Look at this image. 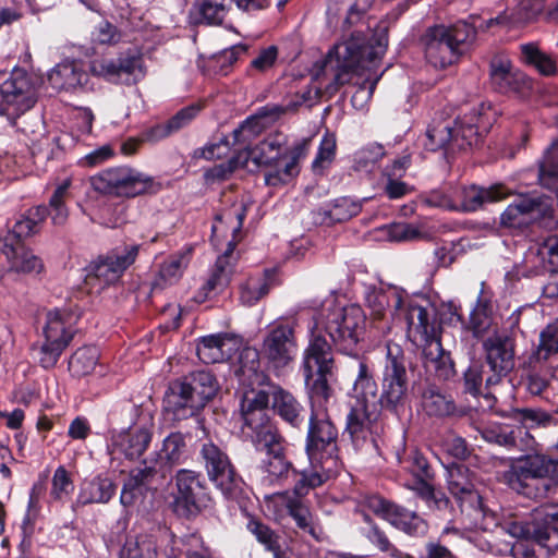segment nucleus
<instances>
[{
	"label": "nucleus",
	"mask_w": 558,
	"mask_h": 558,
	"mask_svg": "<svg viewBox=\"0 0 558 558\" xmlns=\"http://www.w3.org/2000/svg\"><path fill=\"white\" fill-rule=\"evenodd\" d=\"M48 216V208L44 205L29 208L12 227L22 238L37 233L41 223Z\"/></svg>",
	"instance_id": "3c124183"
},
{
	"label": "nucleus",
	"mask_w": 558,
	"mask_h": 558,
	"mask_svg": "<svg viewBox=\"0 0 558 558\" xmlns=\"http://www.w3.org/2000/svg\"><path fill=\"white\" fill-rule=\"evenodd\" d=\"M512 418L520 422L524 428H533L536 426H547L553 417L545 411L538 409H514Z\"/></svg>",
	"instance_id": "680f3d73"
},
{
	"label": "nucleus",
	"mask_w": 558,
	"mask_h": 558,
	"mask_svg": "<svg viewBox=\"0 0 558 558\" xmlns=\"http://www.w3.org/2000/svg\"><path fill=\"white\" fill-rule=\"evenodd\" d=\"M166 474L155 459L151 460L150 464L144 461L141 466L130 472L128 480L124 482L120 495L121 505L123 507L133 506L157 477L165 478Z\"/></svg>",
	"instance_id": "393cba45"
},
{
	"label": "nucleus",
	"mask_w": 558,
	"mask_h": 558,
	"mask_svg": "<svg viewBox=\"0 0 558 558\" xmlns=\"http://www.w3.org/2000/svg\"><path fill=\"white\" fill-rule=\"evenodd\" d=\"M262 472L259 483L268 488L282 484L289 478L291 472H294L292 463L288 460L286 452L271 457H265L259 465Z\"/></svg>",
	"instance_id": "4c0bfd02"
},
{
	"label": "nucleus",
	"mask_w": 558,
	"mask_h": 558,
	"mask_svg": "<svg viewBox=\"0 0 558 558\" xmlns=\"http://www.w3.org/2000/svg\"><path fill=\"white\" fill-rule=\"evenodd\" d=\"M92 41L99 45H114L121 36L117 27L107 21H101L94 27L90 35Z\"/></svg>",
	"instance_id": "774afa93"
},
{
	"label": "nucleus",
	"mask_w": 558,
	"mask_h": 558,
	"mask_svg": "<svg viewBox=\"0 0 558 558\" xmlns=\"http://www.w3.org/2000/svg\"><path fill=\"white\" fill-rule=\"evenodd\" d=\"M388 46L386 25H379L376 31L375 44L366 41L362 31H354L350 38L337 44L328 52L324 68L332 70L333 78L326 86L333 94L341 85L350 81V73L376 71L378 63Z\"/></svg>",
	"instance_id": "7ed1b4c3"
},
{
	"label": "nucleus",
	"mask_w": 558,
	"mask_h": 558,
	"mask_svg": "<svg viewBox=\"0 0 558 558\" xmlns=\"http://www.w3.org/2000/svg\"><path fill=\"white\" fill-rule=\"evenodd\" d=\"M191 255L192 248L187 247L165 259L154 281V288L163 289L178 282L191 259Z\"/></svg>",
	"instance_id": "a19ab883"
},
{
	"label": "nucleus",
	"mask_w": 558,
	"mask_h": 558,
	"mask_svg": "<svg viewBox=\"0 0 558 558\" xmlns=\"http://www.w3.org/2000/svg\"><path fill=\"white\" fill-rule=\"evenodd\" d=\"M153 438V423L137 422L126 429L112 430V447L128 459L140 458L148 448Z\"/></svg>",
	"instance_id": "b1692460"
},
{
	"label": "nucleus",
	"mask_w": 558,
	"mask_h": 558,
	"mask_svg": "<svg viewBox=\"0 0 558 558\" xmlns=\"http://www.w3.org/2000/svg\"><path fill=\"white\" fill-rule=\"evenodd\" d=\"M199 456L209 481L226 497L233 496L238 488V478L228 454L217 445L208 441L202 446Z\"/></svg>",
	"instance_id": "6ab92c4d"
},
{
	"label": "nucleus",
	"mask_w": 558,
	"mask_h": 558,
	"mask_svg": "<svg viewBox=\"0 0 558 558\" xmlns=\"http://www.w3.org/2000/svg\"><path fill=\"white\" fill-rule=\"evenodd\" d=\"M489 68L490 81L497 92L507 95H524L531 88L527 76L514 69L508 57L504 54L494 56Z\"/></svg>",
	"instance_id": "5701e85b"
},
{
	"label": "nucleus",
	"mask_w": 558,
	"mask_h": 558,
	"mask_svg": "<svg viewBox=\"0 0 558 558\" xmlns=\"http://www.w3.org/2000/svg\"><path fill=\"white\" fill-rule=\"evenodd\" d=\"M284 114V109L277 105H266L254 116L246 118L232 135L234 144L243 146L241 149L250 148V144L264 132L267 124Z\"/></svg>",
	"instance_id": "c85d7f7f"
},
{
	"label": "nucleus",
	"mask_w": 558,
	"mask_h": 558,
	"mask_svg": "<svg viewBox=\"0 0 558 558\" xmlns=\"http://www.w3.org/2000/svg\"><path fill=\"white\" fill-rule=\"evenodd\" d=\"M242 432L251 440L255 450L264 453L265 457L286 452L284 438L271 421L246 428V430Z\"/></svg>",
	"instance_id": "72a5a7b5"
},
{
	"label": "nucleus",
	"mask_w": 558,
	"mask_h": 558,
	"mask_svg": "<svg viewBox=\"0 0 558 558\" xmlns=\"http://www.w3.org/2000/svg\"><path fill=\"white\" fill-rule=\"evenodd\" d=\"M366 538L381 553L388 554L392 558H411L409 554L399 550L388 538L386 533L376 524H373L366 533Z\"/></svg>",
	"instance_id": "052dcab7"
},
{
	"label": "nucleus",
	"mask_w": 558,
	"mask_h": 558,
	"mask_svg": "<svg viewBox=\"0 0 558 558\" xmlns=\"http://www.w3.org/2000/svg\"><path fill=\"white\" fill-rule=\"evenodd\" d=\"M234 247L235 243L229 242L227 251L218 256L208 279L199 290L201 302L221 293L229 286L233 272L231 260L235 259L233 257Z\"/></svg>",
	"instance_id": "7c9ffc66"
},
{
	"label": "nucleus",
	"mask_w": 558,
	"mask_h": 558,
	"mask_svg": "<svg viewBox=\"0 0 558 558\" xmlns=\"http://www.w3.org/2000/svg\"><path fill=\"white\" fill-rule=\"evenodd\" d=\"M241 399L242 430L271 421L267 414L269 392L262 387H247Z\"/></svg>",
	"instance_id": "473e14b6"
},
{
	"label": "nucleus",
	"mask_w": 558,
	"mask_h": 558,
	"mask_svg": "<svg viewBox=\"0 0 558 558\" xmlns=\"http://www.w3.org/2000/svg\"><path fill=\"white\" fill-rule=\"evenodd\" d=\"M311 412L308 415L305 451L311 460H317L323 453L330 457L338 450L339 429L331 418L328 404L332 389L327 378L314 375L307 384Z\"/></svg>",
	"instance_id": "39448f33"
},
{
	"label": "nucleus",
	"mask_w": 558,
	"mask_h": 558,
	"mask_svg": "<svg viewBox=\"0 0 558 558\" xmlns=\"http://www.w3.org/2000/svg\"><path fill=\"white\" fill-rule=\"evenodd\" d=\"M8 262L11 270L22 274L40 272L44 267L41 259L26 247Z\"/></svg>",
	"instance_id": "13d9d810"
},
{
	"label": "nucleus",
	"mask_w": 558,
	"mask_h": 558,
	"mask_svg": "<svg viewBox=\"0 0 558 558\" xmlns=\"http://www.w3.org/2000/svg\"><path fill=\"white\" fill-rule=\"evenodd\" d=\"M447 483L450 494L459 501L471 504L480 501V495L475 489V477L466 466L462 464L450 466Z\"/></svg>",
	"instance_id": "f704fd0d"
},
{
	"label": "nucleus",
	"mask_w": 558,
	"mask_h": 558,
	"mask_svg": "<svg viewBox=\"0 0 558 558\" xmlns=\"http://www.w3.org/2000/svg\"><path fill=\"white\" fill-rule=\"evenodd\" d=\"M218 391L215 376L197 371L170 384L165 395V410L178 421L196 415Z\"/></svg>",
	"instance_id": "0eeeda50"
},
{
	"label": "nucleus",
	"mask_w": 558,
	"mask_h": 558,
	"mask_svg": "<svg viewBox=\"0 0 558 558\" xmlns=\"http://www.w3.org/2000/svg\"><path fill=\"white\" fill-rule=\"evenodd\" d=\"M236 345L235 337L229 333L209 335L198 341L196 353L205 364L221 363L234 354Z\"/></svg>",
	"instance_id": "2f4dec72"
},
{
	"label": "nucleus",
	"mask_w": 558,
	"mask_h": 558,
	"mask_svg": "<svg viewBox=\"0 0 558 558\" xmlns=\"http://www.w3.org/2000/svg\"><path fill=\"white\" fill-rule=\"evenodd\" d=\"M116 489V484L109 477L97 475L82 483L77 495V504L82 506L107 504L113 497Z\"/></svg>",
	"instance_id": "58836bf2"
},
{
	"label": "nucleus",
	"mask_w": 558,
	"mask_h": 558,
	"mask_svg": "<svg viewBox=\"0 0 558 558\" xmlns=\"http://www.w3.org/2000/svg\"><path fill=\"white\" fill-rule=\"evenodd\" d=\"M474 37L475 29L464 22L452 26L434 25L426 28L421 45L427 63L444 70L460 60Z\"/></svg>",
	"instance_id": "6e6552de"
},
{
	"label": "nucleus",
	"mask_w": 558,
	"mask_h": 558,
	"mask_svg": "<svg viewBox=\"0 0 558 558\" xmlns=\"http://www.w3.org/2000/svg\"><path fill=\"white\" fill-rule=\"evenodd\" d=\"M553 202L548 197L522 195L515 198L500 215L502 227L520 229L545 217H553Z\"/></svg>",
	"instance_id": "a211bd4d"
},
{
	"label": "nucleus",
	"mask_w": 558,
	"mask_h": 558,
	"mask_svg": "<svg viewBox=\"0 0 558 558\" xmlns=\"http://www.w3.org/2000/svg\"><path fill=\"white\" fill-rule=\"evenodd\" d=\"M522 434L521 428L512 429L510 432L504 430L500 427L485 428L482 432L483 438L492 444L502 446L507 449H513L517 445V438Z\"/></svg>",
	"instance_id": "0e129e2a"
},
{
	"label": "nucleus",
	"mask_w": 558,
	"mask_h": 558,
	"mask_svg": "<svg viewBox=\"0 0 558 558\" xmlns=\"http://www.w3.org/2000/svg\"><path fill=\"white\" fill-rule=\"evenodd\" d=\"M421 405L428 416L444 417L452 415L456 411V404L451 396L441 392L435 386H428L424 389Z\"/></svg>",
	"instance_id": "37998d69"
},
{
	"label": "nucleus",
	"mask_w": 558,
	"mask_h": 558,
	"mask_svg": "<svg viewBox=\"0 0 558 558\" xmlns=\"http://www.w3.org/2000/svg\"><path fill=\"white\" fill-rule=\"evenodd\" d=\"M272 408L288 424L300 427L303 423V407L296 398L279 386H271Z\"/></svg>",
	"instance_id": "e433bc0d"
},
{
	"label": "nucleus",
	"mask_w": 558,
	"mask_h": 558,
	"mask_svg": "<svg viewBox=\"0 0 558 558\" xmlns=\"http://www.w3.org/2000/svg\"><path fill=\"white\" fill-rule=\"evenodd\" d=\"M99 352L95 347L77 349L69 361V371L74 377L89 375L98 364Z\"/></svg>",
	"instance_id": "49530a36"
},
{
	"label": "nucleus",
	"mask_w": 558,
	"mask_h": 558,
	"mask_svg": "<svg viewBox=\"0 0 558 558\" xmlns=\"http://www.w3.org/2000/svg\"><path fill=\"white\" fill-rule=\"evenodd\" d=\"M497 119V111L490 102H480L453 121H433L425 133L423 145L426 150L437 151L450 145L452 149H464L477 145Z\"/></svg>",
	"instance_id": "20e7f679"
},
{
	"label": "nucleus",
	"mask_w": 558,
	"mask_h": 558,
	"mask_svg": "<svg viewBox=\"0 0 558 558\" xmlns=\"http://www.w3.org/2000/svg\"><path fill=\"white\" fill-rule=\"evenodd\" d=\"M120 558H157L155 544L146 535L130 536L120 550Z\"/></svg>",
	"instance_id": "864d4df0"
},
{
	"label": "nucleus",
	"mask_w": 558,
	"mask_h": 558,
	"mask_svg": "<svg viewBox=\"0 0 558 558\" xmlns=\"http://www.w3.org/2000/svg\"><path fill=\"white\" fill-rule=\"evenodd\" d=\"M230 9L228 0H197L192 9L195 23L220 25Z\"/></svg>",
	"instance_id": "c03bdc74"
},
{
	"label": "nucleus",
	"mask_w": 558,
	"mask_h": 558,
	"mask_svg": "<svg viewBox=\"0 0 558 558\" xmlns=\"http://www.w3.org/2000/svg\"><path fill=\"white\" fill-rule=\"evenodd\" d=\"M409 303L418 304L410 300L396 288L386 290H372L366 295V304L374 319L381 320L387 314L392 317L407 316Z\"/></svg>",
	"instance_id": "a878e982"
},
{
	"label": "nucleus",
	"mask_w": 558,
	"mask_h": 558,
	"mask_svg": "<svg viewBox=\"0 0 558 558\" xmlns=\"http://www.w3.org/2000/svg\"><path fill=\"white\" fill-rule=\"evenodd\" d=\"M174 549L179 551L180 558H210L204 547L202 537L197 534L185 535L174 542Z\"/></svg>",
	"instance_id": "4d7b16f0"
},
{
	"label": "nucleus",
	"mask_w": 558,
	"mask_h": 558,
	"mask_svg": "<svg viewBox=\"0 0 558 558\" xmlns=\"http://www.w3.org/2000/svg\"><path fill=\"white\" fill-rule=\"evenodd\" d=\"M185 453V436L180 432H174L163 439L162 446L156 452L154 459L165 470V472L168 473L174 465L180 464L183 461Z\"/></svg>",
	"instance_id": "ea45409f"
},
{
	"label": "nucleus",
	"mask_w": 558,
	"mask_h": 558,
	"mask_svg": "<svg viewBox=\"0 0 558 558\" xmlns=\"http://www.w3.org/2000/svg\"><path fill=\"white\" fill-rule=\"evenodd\" d=\"M363 506L407 534L423 535L427 531L426 522L415 512L409 511L379 496L365 497Z\"/></svg>",
	"instance_id": "412c9836"
},
{
	"label": "nucleus",
	"mask_w": 558,
	"mask_h": 558,
	"mask_svg": "<svg viewBox=\"0 0 558 558\" xmlns=\"http://www.w3.org/2000/svg\"><path fill=\"white\" fill-rule=\"evenodd\" d=\"M296 353L295 324L287 320L270 324L260 344V355L267 367L279 375L293 363Z\"/></svg>",
	"instance_id": "f8f14e48"
},
{
	"label": "nucleus",
	"mask_w": 558,
	"mask_h": 558,
	"mask_svg": "<svg viewBox=\"0 0 558 558\" xmlns=\"http://www.w3.org/2000/svg\"><path fill=\"white\" fill-rule=\"evenodd\" d=\"M89 81L82 62L65 60L58 63L48 74L50 86L59 92H76L84 88Z\"/></svg>",
	"instance_id": "c756f323"
},
{
	"label": "nucleus",
	"mask_w": 558,
	"mask_h": 558,
	"mask_svg": "<svg viewBox=\"0 0 558 558\" xmlns=\"http://www.w3.org/2000/svg\"><path fill=\"white\" fill-rule=\"evenodd\" d=\"M246 529L267 551L272 553L275 558H280L279 536L272 529L253 517H250Z\"/></svg>",
	"instance_id": "8fccbe9b"
},
{
	"label": "nucleus",
	"mask_w": 558,
	"mask_h": 558,
	"mask_svg": "<svg viewBox=\"0 0 558 558\" xmlns=\"http://www.w3.org/2000/svg\"><path fill=\"white\" fill-rule=\"evenodd\" d=\"M76 317L69 308L47 311L43 326L44 341L33 348L44 368L53 367L76 332Z\"/></svg>",
	"instance_id": "1a4fd4ad"
},
{
	"label": "nucleus",
	"mask_w": 558,
	"mask_h": 558,
	"mask_svg": "<svg viewBox=\"0 0 558 558\" xmlns=\"http://www.w3.org/2000/svg\"><path fill=\"white\" fill-rule=\"evenodd\" d=\"M74 489L73 481L66 469L60 465L52 476L51 496L57 500L68 498Z\"/></svg>",
	"instance_id": "69168bd1"
},
{
	"label": "nucleus",
	"mask_w": 558,
	"mask_h": 558,
	"mask_svg": "<svg viewBox=\"0 0 558 558\" xmlns=\"http://www.w3.org/2000/svg\"><path fill=\"white\" fill-rule=\"evenodd\" d=\"M264 508L267 514L277 522L291 517L300 529L312 531V513L303 504L301 496L295 494L294 488L293 490L266 494L264 496Z\"/></svg>",
	"instance_id": "aec40b11"
},
{
	"label": "nucleus",
	"mask_w": 558,
	"mask_h": 558,
	"mask_svg": "<svg viewBox=\"0 0 558 558\" xmlns=\"http://www.w3.org/2000/svg\"><path fill=\"white\" fill-rule=\"evenodd\" d=\"M288 137L281 132L269 134L253 148L238 150V154L229 159L228 165H218L213 169V175L219 179L226 178L236 168H245L252 160L256 166L272 167L265 174L267 185L277 186L288 183L300 172V161L303 160L310 148L308 140L296 142L287 149Z\"/></svg>",
	"instance_id": "f03ea898"
},
{
	"label": "nucleus",
	"mask_w": 558,
	"mask_h": 558,
	"mask_svg": "<svg viewBox=\"0 0 558 558\" xmlns=\"http://www.w3.org/2000/svg\"><path fill=\"white\" fill-rule=\"evenodd\" d=\"M260 350L245 348L240 354V367L236 372L243 387H263L268 385L269 377L260 369Z\"/></svg>",
	"instance_id": "c9c22d12"
},
{
	"label": "nucleus",
	"mask_w": 558,
	"mask_h": 558,
	"mask_svg": "<svg viewBox=\"0 0 558 558\" xmlns=\"http://www.w3.org/2000/svg\"><path fill=\"white\" fill-rule=\"evenodd\" d=\"M138 251L140 246L136 244L123 245L98 256L86 267V283L92 288L101 290L117 282L135 262Z\"/></svg>",
	"instance_id": "4468645a"
},
{
	"label": "nucleus",
	"mask_w": 558,
	"mask_h": 558,
	"mask_svg": "<svg viewBox=\"0 0 558 558\" xmlns=\"http://www.w3.org/2000/svg\"><path fill=\"white\" fill-rule=\"evenodd\" d=\"M457 211L472 213L480 209L485 203L499 202L506 198L510 192L502 184H494L482 187L475 184L457 186Z\"/></svg>",
	"instance_id": "cd10ccee"
},
{
	"label": "nucleus",
	"mask_w": 558,
	"mask_h": 558,
	"mask_svg": "<svg viewBox=\"0 0 558 558\" xmlns=\"http://www.w3.org/2000/svg\"><path fill=\"white\" fill-rule=\"evenodd\" d=\"M89 72L109 83H135L145 76L144 60L138 52H124L117 59L96 58L89 62Z\"/></svg>",
	"instance_id": "2eb2a0df"
},
{
	"label": "nucleus",
	"mask_w": 558,
	"mask_h": 558,
	"mask_svg": "<svg viewBox=\"0 0 558 558\" xmlns=\"http://www.w3.org/2000/svg\"><path fill=\"white\" fill-rule=\"evenodd\" d=\"M322 89L315 85L305 86L300 92L292 95L283 105H278L288 111H294L301 106L312 107L320 97Z\"/></svg>",
	"instance_id": "bf43d9fd"
},
{
	"label": "nucleus",
	"mask_w": 558,
	"mask_h": 558,
	"mask_svg": "<svg viewBox=\"0 0 558 558\" xmlns=\"http://www.w3.org/2000/svg\"><path fill=\"white\" fill-rule=\"evenodd\" d=\"M376 393L377 384L368 365L364 361H359L357 374L353 384L352 401H365L368 405L369 398H375Z\"/></svg>",
	"instance_id": "09e8293b"
},
{
	"label": "nucleus",
	"mask_w": 558,
	"mask_h": 558,
	"mask_svg": "<svg viewBox=\"0 0 558 558\" xmlns=\"http://www.w3.org/2000/svg\"><path fill=\"white\" fill-rule=\"evenodd\" d=\"M347 414L344 434L355 449H361L368 441H373L376 432V422L368 412L365 401H350Z\"/></svg>",
	"instance_id": "bb28decb"
},
{
	"label": "nucleus",
	"mask_w": 558,
	"mask_h": 558,
	"mask_svg": "<svg viewBox=\"0 0 558 558\" xmlns=\"http://www.w3.org/2000/svg\"><path fill=\"white\" fill-rule=\"evenodd\" d=\"M558 475V460L546 454H526L502 473V481L513 490L527 497H536L533 482Z\"/></svg>",
	"instance_id": "ddd939ff"
},
{
	"label": "nucleus",
	"mask_w": 558,
	"mask_h": 558,
	"mask_svg": "<svg viewBox=\"0 0 558 558\" xmlns=\"http://www.w3.org/2000/svg\"><path fill=\"white\" fill-rule=\"evenodd\" d=\"M89 182L96 193L114 197L130 198L160 189L151 177L125 166L101 170Z\"/></svg>",
	"instance_id": "9b49d317"
},
{
	"label": "nucleus",
	"mask_w": 558,
	"mask_h": 558,
	"mask_svg": "<svg viewBox=\"0 0 558 558\" xmlns=\"http://www.w3.org/2000/svg\"><path fill=\"white\" fill-rule=\"evenodd\" d=\"M0 90L7 102L16 104L19 99L29 100L33 85L26 71L15 68L9 77L0 83Z\"/></svg>",
	"instance_id": "79ce46f5"
},
{
	"label": "nucleus",
	"mask_w": 558,
	"mask_h": 558,
	"mask_svg": "<svg viewBox=\"0 0 558 558\" xmlns=\"http://www.w3.org/2000/svg\"><path fill=\"white\" fill-rule=\"evenodd\" d=\"M456 187L442 186L426 194L425 202L429 206L457 211Z\"/></svg>",
	"instance_id": "e2e57ef3"
},
{
	"label": "nucleus",
	"mask_w": 558,
	"mask_h": 558,
	"mask_svg": "<svg viewBox=\"0 0 558 558\" xmlns=\"http://www.w3.org/2000/svg\"><path fill=\"white\" fill-rule=\"evenodd\" d=\"M553 517L549 507H544L534 511L531 521H509L502 529L514 538L533 542L551 553L558 549V536L551 527Z\"/></svg>",
	"instance_id": "f3484780"
},
{
	"label": "nucleus",
	"mask_w": 558,
	"mask_h": 558,
	"mask_svg": "<svg viewBox=\"0 0 558 558\" xmlns=\"http://www.w3.org/2000/svg\"><path fill=\"white\" fill-rule=\"evenodd\" d=\"M175 485L178 489L175 501L189 513L198 512L209 506L210 494L201 473L186 469L179 470L175 475Z\"/></svg>",
	"instance_id": "4be33fe9"
},
{
	"label": "nucleus",
	"mask_w": 558,
	"mask_h": 558,
	"mask_svg": "<svg viewBox=\"0 0 558 558\" xmlns=\"http://www.w3.org/2000/svg\"><path fill=\"white\" fill-rule=\"evenodd\" d=\"M365 315L360 306L324 307L310 327V341L303 355V374L305 383L315 375L326 377L333 369L331 344L324 338L327 333L335 348L348 355L356 354L359 343L365 331Z\"/></svg>",
	"instance_id": "f257e3e1"
},
{
	"label": "nucleus",
	"mask_w": 558,
	"mask_h": 558,
	"mask_svg": "<svg viewBox=\"0 0 558 558\" xmlns=\"http://www.w3.org/2000/svg\"><path fill=\"white\" fill-rule=\"evenodd\" d=\"M269 290V278L264 275L250 277L240 287V301L245 306H252L267 295Z\"/></svg>",
	"instance_id": "603ef678"
},
{
	"label": "nucleus",
	"mask_w": 558,
	"mask_h": 558,
	"mask_svg": "<svg viewBox=\"0 0 558 558\" xmlns=\"http://www.w3.org/2000/svg\"><path fill=\"white\" fill-rule=\"evenodd\" d=\"M405 320L409 337L422 345L426 371L441 380L449 379L454 374L453 362L441 345L439 328L432 320L428 308L422 304L409 303Z\"/></svg>",
	"instance_id": "423d86ee"
},
{
	"label": "nucleus",
	"mask_w": 558,
	"mask_h": 558,
	"mask_svg": "<svg viewBox=\"0 0 558 558\" xmlns=\"http://www.w3.org/2000/svg\"><path fill=\"white\" fill-rule=\"evenodd\" d=\"M558 353V326L548 325L539 333V342L532 354L531 360L536 362L547 361Z\"/></svg>",
	"instance_id": "5fc2aeb1"
},
{
	"label": "nucleus",
	"mask_w": 558,
	"mask_h": 558,
	"mask_svg": "<svg viewBox=\"0 0 558 558\" xmlns=\"http://www.w3.org/2000/svg\"><path fill=\"white\" fill-rule=\"evenodd\" d=\"M336 138L332 134H325L320 141L318 151L312 162L314 171L322 170L329 166L335 158Z\"/></svg>",
	"instance_id": "338daca9"
},
{
	"label": "nucleus",
	"mask_w": 558,
	"mask_h": 558,
	"mask_svg": "<svg viewBox=\"0 0 558 558\" xmlns=\"http://www.w3.org/2000/svg\"><path fill=\"white\" fill-rule=\"evenodd\" d=\"M361 211V205L349 197H341L328 206L319 209V216L324 223L343 222L356 216Z\"/></svg>",
	"instance_id": "a18cd8bd"
},
{
	"label": "nucleus",
	"mask_w": 558,
	"mask_h": 558,
	"mask_svg": "<svg viewBox=\"0 0 558 558\" xmlns=\"http://www.w3.org/2000/svg\"><path fill=\"white\" fill-rule=\"evenodd\" d=\"M522 59L525 63L533 65L541 74L551 75L557 71L555 59L543 52L534 43L520 46Z\"/></svg>",
	"instance_id": "de8ad7c7"
},
{
	"label": "nucleus",
	"mask_w": 558,
	"mask_h": 558,
	"mask_svg": "<svg viewBox=\"0 0 558 558\" xmlns=\"http://www.w3.org/2000/svg\"><path fill=\"white\" fill-rule=\"evenodd\" d=\"M380 377L379 403L383 409L399 414L409 399V377L404 352L400 345L388 343Z\"/></svg>",
	"instance_id": "9d476101"
},
{
	"label": "nucleus",
	"mask_w": 558,
	"mask_h": 558,
	"mask_svg": "<svg viewBox=\"0 0 558 558\" xmlns=\"http://www.w3.org/2000/svg\"><path fill=\"white\" fill-rule=\"evenodd\" d=\"M514 337L512 331L496 329L483 341L486 363L493 373L486 385H496L514 368Z\"/></svg>",
	"instance_id": "dca6fc26"
},
{
	"label": "nucleus",
	"mask_w": 558,
	"mask_h": 558,
	"mask_svg": "<svg viewBox=\"0 0 558 558\" xmlns=\"http://www.w3.org/2000/svg\"><path fill=\"white\" fill-rule=\"evenodd\" d=\"M492 326V306L488 301L478 300L470 314V327L476 337L484 336Z\"/></svg>",
	"instance_id": "6e6d98bb"
}]
</instances>
